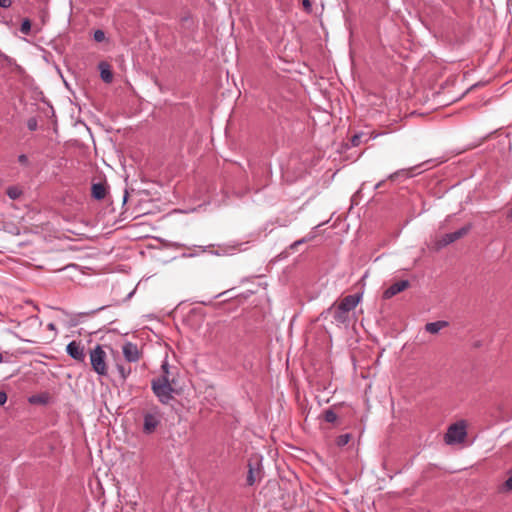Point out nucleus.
<instances>
[{
	"label": "nucleus",
	"mask_w": 512,
	"mask_h": 512,
	"mask_svg": "<svg viewBox=\"0 0 512 512\" xmlns=\"http://www.w3.org/2000/svg\"><path fill=\"white\" fill-rule=\"evenodd\" d=\"M152 389L162 403H167L177 392L176 381L167 362H163L160 374L152 380Z\"/></svg>",
	"instance_id": "obj_1"
},
{
	"label": "nucleus",
	"mask_w": 512,
	"mask_h": 512,
	"mask_svg": "<svg viewBox=\"0 0 512 512\" xmlns=\"http://www.w3.org/2000/svg\"><path fill=\"white\" fill-rule=\"evenodd\" d=\"M362 299V294L348 295L339 302L334 303L327 313L332 316L337 325L348 327L350 322V313L353 311Z\"/></svg>",
	"instance_id": "obj_2"
},
{
	"label": "nucleus",
	"mask_w": 512,
	"mask_h": 512,
	"mask_svg": "<svg viewBox=\"0 0 512 512\" xmlns=\"http://www.w3.org/2000/svg\"><path fill=\"white\" fill-rule=\"evenodd\" d=\"M467 435V424L460 420L449 426L445 434V442L449 445L462 443Z\"/></svg>",
	"instance_id": "obj_3"
},
{
	"label": "nucleus",
	"mask_w": 512,
	"mask_h": 512,
	"mask_svg": "<svg viewBox=\"0 0 512 512\" xmlns=\"http://www.w3.org/2000/svg\"><path fill=\"white\" fill-rule=\"evenodd\" d=\"M106 353L100 345H97L90 352V362L93 370L99 375L107 373Z\"/></svg>",
	"instance_id": "obj_4"
},
{
	"label": "nucleus",
	"mask_w": 512,
	"mask_h": 512,
	"mask_svg": "<svg viewBox=\"0 0 512 512\" xmlns=\"http://www.w3.org/2000/svg\"><path fill=\"white\" fill-rule=\"evenodd\" d=\"M468 231H469V227H463L455 232L436 237L434 244H433V249H435L437 251L442 249L443 247L464 237L468 233Z\"/></svg>",
	"instance_id": "obj_5"
},
{
	"label": "nucleus",
	"mask_w": 512,
	"mask_h": 512,
	"mask_svg": "<svg viewBox=\"0 0 512 512\" xmlns=\"http://www.w3.org/2000/svg\"><path fill=\"white\" fill-rule=\"evenodd\" d=\"M122 352L125 359L129 362H137L141 357V352L138 349V346L131 342H127L123 345Z\"/></svg>",
	"instance_id": "obj_6"
},
{
	"label": "nucleus",
	"mask_w": 512,
	"mask_h": 512,
	"mask_svg": "<svg viewBox=\"0 0 512 512\" xmlns=\"http://www.w3.org/2000/svg\"><path fill=\"white\" fill-rule=\"evenodd\" d=\"M409 286L410 283L407 280H400L398 282H395L384 291L383 298L390 299L393 296L397 295L398 293L406 290Z\"/></svg>",
	"instance_id": "obj_7"
},
{
	"label": "nucleus",
	"mask_w": 512,
	"mask_h": 512,
	"mask_svg": "<svg viewBox=\"0 0 512 512\" xmlns=\"http://www.w3.org/2000/svg\"><path fill=\"white\" fill-rule=\"evenodd\" d=\"M67 353L75 360L77 361H84L85 359V353L83 347L80 345V343H77L76 341H72L67 345Z\"/></svg>",
	"instance_id": "obj_8"
},
{
	"label": "nucleus",
	"mask_w": 512,
	"mask_h": 512,
	"mask_svg": "<svg viewBox=\"0 0 512 512\" xmlns=\"http://www.w3.org/2000/svg\"><path fill=\"white\" fill-rule=\"evenodd\" d=\"M99 70H100L101 79L105 83H111L113 80V73H112L110 65L107 62H100Z\"/></svg>",
	"instance_id": "obj_9"
},
{
	"label": "nucleus",
	"mask_w": 512,
	"mask_h": 512,
	"mask_svg": "<svg viewBox=\"0 0 512 512\" xmlns=\"http://www.w3.org/2000/svg\"><path fill=\"white\" fill-rule=\"evenodd\" d=\"M93 198L102 200L106 196V187L103 183H94L91 188Z\"/></svg>",
	"instance_id": "obj_10"
},
{
	"label": "nucleus",
	"mask_w": 512,
	"mask_h": 512,
	"mask_svg": "<svg viewBox=\"0 0 512 512\" xmlns=\"http://www.w3.org/2000/svg\"><path fill=\"white\" fill-rule=\"evenodd\" d=\"M448 326L446 321L430 322L425 325V330L431 334H437L441 329Z\"/></svg>",
	"instance_id": "obj_11"
},
{
	"label": "nucleus",
	"mask_w": 512,
	"mask_h": 512,
	"mask_svg": "<svg viewBox=\"0 0 512 512\" xmlns=\"http://www.w3.org/2000/svg\"><path fill=\"white\" fill-rule=\"evenodd\" d=\"M159 425L158 418H144L143 430L145 433L150 434L154 432L156 427Z\"/></svg>",
	"instance_id": "obj_12"
},
{
	"label": "nucleus",
	"mask_w": 512,
	"mask_h": 512,
	"mask_svg": "<svg viewBox=\"0 0 512 512\" xmlns=\"http://www.w3.org/2000/svg\"><path fill=\"white\" fill-rule=\"evenodd\" d=\"M500 493H509L512 491V470L508 471V478L499 486Z\"/></svg>",
	"instance_id": "obj_13"
},
{
	"label": "nucleus",
	"mask_w": 512,
	"mask_h": 512,
	"mask_svg": "<svg viewBox=\"0 0 512 512\" xmlns=\"http://www.w3.org/2000/svg\"><path fill=\"white\" fill-rule=\"evenodd\" d=\"M6 193L9 198L15 200L21 196L22 190L17 186H11L7 189Z\"/></svg>",
	"instance_id": "obj_14"
},
{
	"label": "nucleus",
	"mask_w": 512,
	"mask_h": 512,
	"mask_svg": "<svg viewBox=\"0 0 512 512\" xmlns=\"http://www.w3.org/2000/svg\"><path fill=\"white\" fill-rule=\"evenodd\" d=\"M48 401H49V395L47 393L35 395L30 398L31 403L46 404V403H48Z\"/></svg>",
	"instance_id": "obj_15"
},
{
	"label": "nucleus",
	"mask_w": 512,
	"mask_h": 512,
	"mask_svg": "<svg viewBox=\"0 0 512 512\" xmlns=\"http://www.w3.org/2000/svg\"><path fill=\"white\" fill-rule=\"evenodd\" d=\"M351 434L350 433H345V434H342L340 436L337 437L336 439V444L339 446V447H344L345 445H347L350 440H351Z\"/></svg>",
	"instance_id": "obj_16"
},
{
	"label": "nucleus",
	"mask_w": 512,
	"mask_h": 512,
	"mask_svg": "<svg viewBox=\"0 0 512 512\" xmlns=\"http://www.w3.org/2000/svg\"><path fill=\"white\" fill-rule=\"evenodd\" d=\"M31 30V22L29 19H25L23 20L22 24H21V27H20V31L23 33V34H29Z\"/></svg>",
	"instance_id": "obj_17"
},
{
	"label": "nucleus",
	"mask_w": 512,
	"mask_h": 512,
	"mask_svg": "<svg viewBox=\"0 0 512 512\" xmlns=\"http://www.w3.org/2000/svg\"><path fill=\"white\" fill-rule=\"evenodd\" d=\"M94 40L97 42H102L105 40V33L102 30H96L94 32Z\"/></svg>",
	"instance_id": "obj_18"
},
{
	"label": "nucleus",
	"mask_w": 512,
	"mask_h": 512,
	"mask_svg": "<svg viewBox=\"0 0 512 512\" xmlns=\"http://www.w3.org/2000/svg\"><path fill=\"white\" fill-rule=\"evenodd\" d=\"M27 127L31 131L36 130L37 129V120L35 118H29L27 121Z\"/></svg>",
	"instance_id": "obj_19"
},
{
	"label": "nucleus",
	"mask_w": 512,
	"mask_h": 512,
	"mask_svg": "<svg viewBox=\"0 0 512 512\" xmlns=\"http://www.w3.org/2000/svg\"><path fill=\"white\" fill-rule=\"evenodd\" d=\"M247 483H248V485H253L255 483V478H254V474H253V470L252 469L249 470V473H248V476H247Z\"/></svg>",
	"instance_id": "obj_20"
},
{
	"label": "nucleus",
	"mask_w": 512,
	"mask_h": 512,
	"mask_svg": "<svg viewBox=\"0 0 512 512\" xmlns=\"http://www.w3.org/2000/svg\"><path fill=\"white\" fill-rule=\"evenodd\" d=\"M351 142L353 146H358L361 143V135H354L351 139Z\"/></svg>",
	"instance_id": "obj_21"
},
{
	"label": "nucleus",
	"mask_w": 512,
	"mask_h": 512,
	"mask_svg": "<svg viewBox=\"0 0 512 512\" xmlns=\"http://www.w3.org/2000/svg\"><path fill=\"white\" fill-rule=\"evenodd\" d=\"M18 161L19 163L23 164V165H27L28 164V157L24 154L20 155L18 157Z\"/></svg>",
	"instance_id": "obj_22"
},
{
	"label": "nucleus",
	"mask_w": 512,
	"mask_h": 512,
	"mask_svg": "<svg viewBox=\"0 0 512 512\" xmlns=\"http://www.w3.org/2000/svg\"><path fill=\"white\" fill-rule=\"evenodd\" d=\"M7 401V394L3 391H0V405H4Z\"/></svg>",
	"instance_id": "obj_23"
},
{
	"label": "nucleus",
	"mask_w": 512,
	"mask_h": 512,
	"mask_svg": "<svg viewBox=\"0 0 512 512\" xmlns=\"http://www.w3.org/2000/svg\"><path fill=\"white\" fill-rule=\"evenodd\" d=\"M11 5V0H0V7L7 8Z\"/></svg>",
	"instance_id": "obj_24"
},
{
	"label": "nucleus",
	"mask_w": 512,
	"mask_h": 512,
	"mask_svg": "<svg viewBox=\"0 0 512 512\" xmlns=\"http://www.w3.org/2000/svg\"><path fill=\"white\" fill-rule=\"evenodd\" d=\"M323 416L329 417V416H335V415L333 414V412H332L331 410H329V409H328V410H326V411L324 412V415H323Z\"/></svg>",
	"instance_id": "obj_25"
},
{
	"label": "nucleus",
	"mask_w": 512,
	"mask_h": 512,
	"mask_svg": "<svg viewBox=\"0 0 512 512\" xmlns=\"http://www.w3.org/2000/svg\"><path fill=\"white\" fill-rule=\"evenodd\" d=\"M119 367H120V372H121L122 376H123V377H126V375L129 373V371H127V372H126V371L122 368L123 366H119Z\"/></svg>",
	"instance_id": "obj_26"
},
{
	"label": "nucleus",
	"mask_w": 512,
	"mask_h": 512,
	"mask_svg": "<svg viewBox=\"0 0 512 512\" xmlns=\"http://www.w3.org/2000/svg\"><path fill=\"white\" fill-rule=\"evenodd\" d=\"M399 174V172H395L389 176V179L394 180L395 177Z\"/></svg>",
	"instance_id": "obj_27"
},
{
	"label": "nucleus",
	"mask_w": 512,
	"mask_h": 512,
	"mask_svg": "<svg viewBox=\"0 0 512 512\" xmlns=\"http://www.w3.org/2000/svg\"><path fill=\"white\" fill-rule=\"evenodd\" d=\"M325 419H326L328 422H332V423H333V422H335V420H336L337 418L329 417V418H325Z\"/></svg>",
	"instance_id": "obj_28"
},
{
	"label": "nucleus",
	"mask_w": 512,
	"mask_h": 512,
	"mask_svg": "<svg viewBox=\"0 0 512 512\" xmlns=\"http://www.w3.org/2000/svg\"><path fill=\"white\" fill-rule=\"evenodd\" d=\"M304 5H305V6H308V5H309V1H308V0H305V1H304Z\"/></svg>",
	"instance_id": "obj_29"
},
{
	"label": "nucleus",
	"mask_w": 512,
	"mask_h": 512,
	"mask_svg": "<svg viewBox=\"0 0 512 512\" xmlns=\"http://www.w3.org/2000/svg\"><path fill=\"white\" fill-rule=\"evenodd\" d=\"M3 361V356L2 354L0 353V363Z\"/></svg>",
	"instance_id": "obj_30"
}]
</instances>
